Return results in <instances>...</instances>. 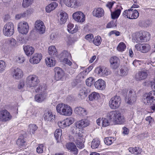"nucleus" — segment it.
I'll return each mask as SVG.
<instances>
[{
	"label": "nucleus",
	"mask_w": 155,
	"mask_h": 155,
	"mask_svg": "<svg viewBox=\"0 0 155 155\" xmlns=\"http://www.w3.org/2000/svg\"><path fill=\"white\" fill-rule=\"evenodd\" d=\"M33 2V0H23L22 6L25 8L28 7L31 5Z\"/></svg>",
	"instance_id": "43"
},
{
	"label": "nucleus",
	"mask_w": 155,
	"mask_h": 155,
	"mask_svg": "<svg viewBox=\"0 0 155 155\" xmlns=\"http://www.w3.org/2000/svg\"><path fill=\"white\" fill-rule=\"evenodd\" d=\"M110 119H113L114 122L117 124H121L125 122V119L119 110H113L110 112L108 115Z\"/></svg>",
	"instance_id": "2"
},
{
	"label": "nucleus",
	"mask_w": 155,
	"mask_h": 155,
	"mask_svg": "<svg viewBox=\"0 0 155 155\" xmlns=\"http://www.w3.org/2000/svg\"><path fill=\"white\" fill-rule=\"evenodd\" d=\"M37 113L36 110L33 109L28 111L26 113V116L28 117L35 116Z\"/></svg>",
	"instance_id": "41"
},
{
	"label": "nucleus",
	"mask_w": 155,
	"mask_h": 155,
	"mask_svg": "<svg viewBox=\"0 0 155 155\" xmlns=\"http://www.w3.org/2000/svg\"><path fill=\"white\" fill-rule=\"evenodd\" d=\"M72 113V110L71 107L66 104L64 109L63 115L70 116Z\"/></svg>",
	"instance_id": "35"
},
{
	"label": "nucleus",
	"mask_w": 155,
	"mask_h": 155,
	"mask_svg": "<svg viewBox=\"0 0 155 155\" xmlns=\"http://www.w3.org/2000/svg\"><path fill=\"white\" fill-rule=\"evenodd\" d=\"M42 58V56L41 53H36L30 58L29 61L31 64H37L40 62Z\"/></svg>",
	"instance_id": "15"
},
{
	"label": "nucleus",
	"mask_w": 155,
	"mask_h": 155,
	"mask_svg": "<svg viewBox=\"0 0 155 155\" xmlns=\"http://www.w3.org/2000/svg\"><path fill=\"white\" fill-rule=\"evenodd\" d=\"M88 91L85 87H82L78 95V97L81 99H84L87 96Z\"/></svg>",
	"instance_id": "30"
},
{
	"label": "nucleus",
	"mask_w": 155,
	"mask_h": 155,
	"mask_svg": "<svg viewBox=\"0 0 155 155\" xmlns=\"http://www.w3.org/2000/svg\"><path fill=\"white\" fill-rule=\"evenodd\" d=\"M67 6L74 8H77L82 4L81 0H61Z\"/></svg>",
	"instance_id": "8"
},
{
	"label": "nucleus",
	"mask_w": 155,
	"mask_h": 155,
	"mask_svg": "<svg viewBox=\"0 0 155 155\" xmlns=\"http://www.w3.org/2000/svg\"><path fill=\"white\" fill-rule=\"evenodd\" d=\"M18 31L22 34L26 35L29 31V26L26 22H20L18 25Z\"/></svg>",
	"instance_id": "10"
},
{
	"label": "nucleus",
	"mask_w": 155,
	"mask_h": 155,
	"mask_svg": "<svg viewBox=\"0 0 155 155\" xmlns=\"http://www.w3.org/2000/svg\"><path fill=\"white\" fill-rule=\"evenodd\" d=\"M35 27L41 34H43L45 32V27L44 24L40 20H38L36 21Z\"/></svg>",
	"instance_id": "16"
},
{
	"label": "nucleus",
	"mask_w": 155,
	"mask_h": 155,
	"mask_svg": "<svg viewBox=\"0 0 155 155\" xmlns=\"http://www.w3.org/2000/svg\"><path fill=\"white\" fill-rule=\"evenodd\" d=\"M46 95L45 94H38L35 97V100L38 102H41L44 101L46 98Z\"/></svg>",
	"instance_id": "36"
},
{
	"label": "nucleus",
	"mask_w": 155,
	"mask_h": 155,
	"mask_svg": "<svg viewBox=\"0 0 155 155\" xmlns=\"http://www.w3.org/2000/svg\"><path fill=\"white\" fill-rule=\"evenodd\" d=\"M93 42L96 46H99L101 44V39L100 36H97L95 37L93 40Z\"/></svg>",
	"instance_id": "46"
},
{
	"label": "nucleus",
	"mask_w": 155,
	"mask_h": 155,
	"mask_svg": "<svg viewBox=\"0 0 155 155\" xmlns=\"http://www.w3.org/2000/svg\"><path fill=\"white\" fill-rule=\"evenodd\" d=\"M25 14L24 12L22 13H19L15 15V18L16 20H19L21 18H26Z\"/></svg>",
	"instance_id": "55"
},
{
	"label": "nucleus",
	"mask_w": 155,
	"mask_h": 155,
	"mask_svg": "<svg viewBox=\"0 0 155 155\" xmlns=\"http://www.w3.org/2000/svg\"><path fill=\"white\" fill-rule=\"evenodd\" d=\"M59 17L60 23L61 24L65 23L68 18V15L67 13L64 11H61L60 12Z\"/></svg>",
	"instance_id": "24"
},
{
	"label": "nucleus",
	"mask_w": 155,
	"mask_h": 155,
	"mask_svg": "<svg viewBox=\"0 0 155 155\" xmlns=\"http://www.w3.org/2000/svg\"><path fill=\"white\" fill-rule=\"evenodd\" d=\"M58 4L57 3L55 2H51L48 6H46L45 10L48 13H50L51 11L54 10L58 6Z\"/></svg>",
	"instance_id": "27"
},
{
	"label": "nucleus",
	"mask_w": 155,
	"mask_h": 155,
	"mask_svg": "<svg viewBox=\"0 0 155 155\" xmlns=\"http://www.w3.org/2000/svg\"><path fill=\"white\" fill-rule=\"evenodd\" d=\"M68 30L69 32L71 33H74L77 31L78 30V27L75 26L74 28V24L71 23H69L67 26Z\"/></svg>",
	"instance_id": "34"
},
{
	"label": "nucleus",
	"mask_w": 155,
	"mask_h": 155,
	"mask_svg": "<svg viewBox=\"0 0 155 155\" xmlns=\"http://www.w3.org/2000/svg\"><path fill=\"white\" fill-rule=\"evenodd\" d=\"M12 118V116L7 110H5L0 112V121L5 122L10 120Z\"/></svg>",
	"instance_id": "11"
},
{
	"label": "nucleus",
	"mask_w": 155,
	"mask_h": 155,
	"mask_svg": "<svg viewBox=\"0 0 155 155\" xmlns=\"http://www.w3.org/2000/svg\"><path fill=\"white\" fill-rule=\"evenodd\" d=\"M94 82V79L92 77H89L86 80V84L89 87H91L93 85Z\"/></svg>",
	"instance_id": "47"
},
{
	"label": "nucleus",
	"mask_w": 155,
	"mask_h": 155,
	"mask_svg": "<svg viewBox=\"0 0 155 155\" xmlns=\"http://www.w3.org/2000/svg\"><path fill=\"white\" fill-rule=\"evenodd\" d=\"M58 125L60 128H63L66 127L64 120L62 121H59L58 122Z\"/></svg>",
	"instance_id": "61"
},
{
	"label": "nucleus",
	"mask_w": 155,
	"mask_h": 155,
	"mask_svg": "<svg viewBox=\"0 0 155 155\" xmlns=\"http://www.w3.org/2000/svg\"><path fill=\"white\" fill-rule=\"evenodd\" d=\"M98 74L100 75L105 77L108 75L110 74V72L109 70L107 68H105L104 69L101 68H98Z\"/></svg>",
	"instance_id": "31"
},
{
	"label": "nucleus",
	"mask_w": 155,
	"mask_h": 155,
	"mask_svg": "<svg viewBox=\"0 0 155 155\" xmlns=\"http://www.w3.org/2000/svg\"><path fill=\"white\" fill-rule=\"evenodd\" d=\"M66 127L69 126L72 124L74 121V119L71 117L67 118L64 120Z\"/></svg>",
	"instance_id": "48"
},
{
	"label": "nucleus",
	"mask_w": 155,
	"mask_h": 155,
	"mask_svg": "<svg viewBox=\"0 0 155 155\" xmlns=\"http://www.w3.org/2000/svg\"><path fill=\"white\" fill-rule=\"evenodd\" d=\"M89 122L87 119H82L78 121L75 124V126L77 128L80 129L85 127L89 125Z\"/></svg>",
	"instance_id": "18"
},
{
	"label": "nucleus",
	"mask_w": 155,
	"mask_h": 155,
	"mask_svg": "<svg viewBox=\"0 0 155 155\" xmlns=\"http://www.w3.org/2000/svg\"><path fill=\"white\" fill-rule=\"evenodd\" d=\"M66 147L70 152L75 155H77L78 152L76 146L73 143H70L67 144Z\"/></svg>",
	"instance_id": "20"
},
{
	"label": "nucleus",
	"mask_w": 155,
	"mask_h": 155,
	"mask_svg": "<svg viewBox=\"0 0 155 155\" xmlns=\"http://www.w3.org/2000/svg\"><path fill=\"white\" fill-rule=\"evenodd\" d=\"M150 48V46L147 44H142L141 52L142 53H145L147 52Z\"/></svg>",
	"instance_id": "40"
},
{
	"label": "nucleus",
	"mask_w": 155,
	"mask_h": 155,
	"mask_svg": "<svg viewBox=\"0 0 155 155\" xmlns=\"http://www.w3.org/2000/svg\"><path fill=\"white\" fill-rule=\"evenodd\" d=\"M10 73L12 77L17 79H20L23 76L22 70L16 67L12 68L10 69Z\"/></svg>",
	"instance_id": "9"
},
{
	"label": "nucleus",
	"mask_w": 155,
	"mask_h": 155,
	"mask_svg": "<svg viewBox=\"0 0 155 155\" xmlns=\"http://www.w3.org/2000/svg\"><path fill=\"white\" fill-rule=\"evenodd\" d=\"M114 141V138L112 137H106L104 140L105 143L107 145H111Z\"/></svg>",
	"instance_id": "50"
},
{
	"label": "nucleus",
	"mask_w": 155,
	"mask_h": 155,
	"mask_svg": "<svg viewBox=\"0 0 155 155\" xmlns=\"http://www.w3.org/2000/svg\"><path fill=\"white\" fill-rule=\"evenodd\" d=\"M44 145L42 144H39L38 147L36 148L37 152L39 154H41L43 153Z\"/></svg>",
	"instance_id": "52"
},
{
	"label": "nucleus",
	"mask_w": 155,
	"mask_h": 155,
	"mask_svg": "<svg viewBox=\"0 0 155 155\" xmlns=\"http://www.w3.org/2000/svg\"><path fill=\"white\" fill-rule=\"evenodd\" d=\"M61 55L63 58H67L69 55H71L70 54L66 51H64L61 54Z\"/></svg>",
	"instance_id": "60"
},
{
	"label": "nucleus",
	"mask_w": 155,
	"mask_h": 155,
	"mask_svg": "<svg viewBox=\"0 0 155 155\" xmlns=\"http://www.w3.org/2000/svg\"><path fill=\"white\" fill-rule=\"evenodd\" d=\"M74 111L77 114L83 116L87 115V112L85 109L81 107H76Z\"/></svg>",
	"instance_id": "23"
},
{
	"label": "nucleus",
	"mask_w": 155,
	"mask_h": 155,
	"mask_svg": "<svg viewBox=\"0 0 155 155\" xmlns=\"http://www.w3.org/2000/svg\"><path fill=\"white\" fill-rule=\"evenodd\" d=\"M62 134V130L59 129H57L54 133V135L57 141V142H59L60 141L61 136Z\"/></svg>",
	"instance_id": "37"
},
{
	"label": "nucleus",
	"mask_w": 155,
	"mask_h": 155,
	"mask_svg": "<svg viewBox=\"0 0 155 155\" xmlns=\"http://www.w3.org/2000/svg\"><path fill=\"white\" fill-rule=\"evenodd\" d=\"M147 76V74L146 72L140 71L136 74L135 78L137 81H141L146 78Z\"/></svg>",
	"instance_id": "19"
},
{
	"label": "nucleus",
	"mask_w": 155,
	"mask_h": 155,
	"mask_svg": "<svg viewBox=\"0 0 155 155\" xmlns=\"http://www.w3.org/2000/svg\"><path fill=\"white\" fill-rule=\"evenodd\" d=\"M102 126L106 127L110 125V123L107 119L102 118H101Z\"/></svg>",
	"instance_id": "54"
},
{
	"label": "nucleus",
	"mask_w": 155,
	"mask_h": 155,
	"mask_svg": "<svg viewBox=\"0 0 155 155\" xmlns=\"http://www.w3.org/2000/svg\"><path fill=\"white\" fill-rule=\"evenodd\" d=\"M63 62L69 66H71L72 64L71 62L68 60L67 58H64L63 59Z\"/></svg>",
	"instance_id": "64"
},
{
	"label": "nucleus",
	"mask_w": 155,
	"mask_h": 155,
	"mask_svg": "<svg viewBox=\"0 0 155 155\" xmlns=\"http://www.w3.org/2000/svg\"><path fill=\"white\" fill-rule=\"evenodd\" d=\"M85 141V140H76V143L78 147L80 149L83 148L84 147V143Z\"/></svg>",
	"instance_id": "49"
},
{
	"label": "nucleus",
	"mask_w": 155,
	"mask_h": 155,
	"mask_svg": "<svg viewBox=\"0 0 155 155\" xmlns=\"http://www.w3.org/2000/svg\"><path fill=\"white\" fill-rule=\"evenodd\" d=\"M55 72V78L57 80H61L64 75V71L59 67H55L54 69Z\"/></svg>",
	"instance_id": "17"
},
{
	"label": "nucleus",
	"mask_w": 155,
	"mask_h": 155,
	"mask_svg": "<svg viewBox=\"0 0 155 155\" xmlns=\"http://www.w3.org/2000/svg\"><path fill=\"white\" fill-rule=\"evenodd\" d=\"M143 99V101L145 104H151L153 101L155 100V91H151L144 94Z\"/></svg>",
	"instance_id": "6"
},
{
	"label": "nucleus",
	"mask_w": 155,
	"mask_h": 155,
	"mask_svg": "<svg viewBox=\"0 0 155 155\" xmlns=\"http://www.w3.org/2000/svg\"><path fill=\"white\" fill-rule=\"evenodd\" d=\"M99 97V94L95 92H92L89 96V100L91 101L94 100H97Z\"/></svg>",
	"instance_id": "42"
},
{
	"label": "nucleus",
	"mask_w": 155,
	"mask_h": 155,
	"mask_svg": "<svg viewBox=\"0 0 155 155\" xmlns=\"http://www.w3.org/2000/svg\"><path fill=\"white\" fill-rule=\"evenodd\" d=\"M120 74L122 76H125L128 73L127 69V68H125L124 69H121L120 70Z\"/></svg>",
	"instance_id": "57"
},
{
	"label": "nucleus",
	"mask_w": 155,
	"mask_h": 155,
	"mask_svg": "<svg viewBox=\"0 0 155 155\" xmlns=\"http://www.w3.org/2000/svg\"><path fill=\"white\" fill-rule=\"evenodd\" d=\"M24 50L28 56H30L32 55L35 51V48L30 45H27L24 47Z\"/></svg>",
	"instance_id": "26"
},
{
	"label": "nucleus",
	"mask_w": 155,
	"mask_h": 155,
	"mask_svg": "<svg viewBox=\"0 0 155 155\" xmlns=\"http://www.w3.org/2000/svg\"><path fill=\"white\" fill-rule=\"evenodd\" d=\"M34 10L33 8H29L26 11L24 12V13L25 14V15L26 17H27L29 15L31 14L33 12Z\"/></svg>",
	"instance_id": "56"
},
{
	"label": "nucleus",
	"mask_w": 155,
	"mask_h": 155,
	"mask_svg": "<svg viewBox=\"0 0 155 155\" xmlns=\"http://www.w3.org/2000/svg\"><path fill=\"white\" fill-rule=\"evenodd\" d=\"M122 9L121 7L118 6L117 9L114 12H111V18L113 19L117 18L120 15L121 12V9Z\"/></svg>",
	"instance_id": "29"
},
{
	"label": "nucleus",
	"mask_w": 155,
	"mask_h": 155,
	"mask_svg": "<svg viewBox=\"0 0 155 155\" xmlns=\"http://www.w3.org/2000/svg\"><path fill=\"white\" fill-rule=\"evenodd\" d=\"M94 85L97 89L103 90L105 87V82L103 80L99 79L95 82Z\"/></svg>",
	"instance_id": "21"
},
{
	"label": "nucleus",
	"mask_w": 155,
	"mask_h": 155,
	"mask_svg": "<svg viewBox=\"0 0 155 155\" xmlns=\"http://www.w3.org/2000/svg\"><path fill=\"white\" fill-rule=\"evenodd\" d=\"M136 95L135 92L132 90H130L127 96L126 101L128 104H132L136 101Z\"/></svg>",
	"instance_id": "12"
},
{
	"label": "nucleus",
	"mask_w": 155,
	"mask_h": 155,
	"mask_svg": "<svg viewBox=\"0 0 155 155\" xmlns=\"http://www.w3.org/2000/svg\"><path fill=\"white\" fill-rule=\"evenodd\" d=\"M48 51L51 57H57L58 55L57 49L54 46H51L48 48Z\"/></svg>",
	"instance_id": "25"
},
{
	"label": "nucleus",
	"mask_w": 155,
	"mask_h": 155,
	"mask_svg": "<svg viewBox=\"0 0 155 155\" xmlns=\"http://www.w3.org/2000/svg\"><path fill=\"white\" fill-rule=\"evenodd\" d=\"M55 116L52 114V112L50 110H48L44 114V119L46 121H50L53 120Z\"/></svg>",
	"instance_id": "28"
},
{
	"label": "nucleus",
	"mask_w": 155,
	"mask_h": 155,
	"mask_svg": "<svg viewBox=\"0 0 155 155\" xmlns=\"http://www.w3.org/2000/svg\"><path fill=\"white\" fill-rule=\"evenodd\" d=\"M126 45L123 42H120L117 47V50L119 51H123L126 49Z\"/></svg>",
	"instance_id": "45"
},
{
	"label": "nucleus",
	"mask_w": 155,
	"mask_h": 155,
	"mask_svg": "<svg viewBox=\"0 0 155 155\" xmlns=\"http://www.w3.org/2000/svg\"><path fill=\"white\" fill-rule=\"evenodd\" d=\"M9 43L10 44L9 45L11 47H14L16 44V41L13 38L11 39L10 41H9Z\"/></svg>",
	"instance_id": "63"
},
{
	"label": "nucleus",
	"mask_w": 155,
	"mask_h": 155,
	"mask_svg": "<svg viewBox=\"0 0 155 155\" xmlns=\"http://www.w3.org/2000/svg\"><path fill=\"white\" fill-rule=\"evenodd\" d=\"M45 63L47 66L49 67L54 66L55 64V61L54 58H47L45 60Z\"/></svg>",
	"instance_id": "32"
},
{
	"label": "nucleus",
	"mask_w": 155,
	"mask_h": 155,
	"mask_svg": "<svg viewBox=\"0 0 155 155\" xmlns=\"http://www.w3.org/2000/svg\"><path fill=\"white\" fill-rule=\"evenodd\" d=\"M45 89V88L42 85H40L36 89L35 91L36 92H41L42 91H44Z\"/></svg>",
	"instance_id": "59"
},
{
	"label": "nucleus",
	"mask_w": 155,
	"mask_h": 155,
	"mask_svg": "<svg viewBox=\"0 0 155 155\" xmlns=\"http://www.w3.org/2000/svg\"><path fill=\"white\" fill-rule=\"evenodd\" d=\"M40 82L38 76L35 75H31L26 78V83L30 87H34L37 86Z\"/></svg>",
	"instance_id": "5"
},
{
	"label": "nucleus",
	"mask_w": 155,
	"mask_h": 155,
	"mask_svg": "<svg viewBox=\"0 0 155 155\" xmlns=\"http://www.w3.org/2000/svg\"><path fill=\"white\" fill-rule=\"evenodd\" d=\"M139 13L136 10L129 9L125 10L123 13V15L126 18L130 19H135L139 16Z\"/></svg>",
	"instance_id": "7"
},
{
	"label": "nucleus",
	"mask_w": 155,
	"mask_h": 155,
	"mask_svg": "<svg viewBox=\"0 0 155 155\" xmlns=\"http://www.w3.org/2000/svg\"><path fill=\"white\" fill-rule=\"evenodd\" d=\"M7 66L6 63L2 60H0V73H2L5 70Z\"/></svg>",
	"instance_id": "44"
},
{
	"label": "nucleus",
	"mask_w": 155,
	"mask_h": 155,
	"mask_svg": "<svg viewBox=\"0 0 155 155\" xmlns=\"http://www.w3.org/2000/svg\"><path fill=\"white\" fill-rule=\"evenodd\" d=\"M76 136L77 138L76 140H85L83 138V135L81 132H79Z\"/></svg>",
	"instance_id": "62"
},
{
	"label": "nucleus",
	"mask_w": 155,
	"mask_h": 155,
	"mask_svg": "<svg viewBox=\"0 0 155 155\" xmlns=\"http://www.w3.org/2000/svg\"><path fill=\"white\" fill-rule=\"evenodd\" d=\"M37 127L35 124H31L29 125V130L31 134H34L35 131L37 129Z\"/></svg>",
	"instance_id": "51"
},
{
	"label": "nucleus",
	"mask_w": 155,
	"mask_h": 155,
	"mask_svg": "<svg viewBox=\"0 0 155 155\" xmlns=\"http://www.w3.org/2000/svg\"><path fill=\"white\" fill-rule=\"evenodd\" d=\"M25 143V140L24 139L19 138L17 140L16 143L19 147L23 146Z\"/></svg>",
	"instance_id": "53"
},
{
	"label": "nucleus",
	"mask_w": 155,
	"mask_h": 155,
	"mask_svg": "<svg viewBox=\"0 0 155 155\" xmlns=\"http://www.w3.org/2000/svg\"><path fill=\"white\" fill-rule=\"evenodd\" d=\"M14 25L12 22L7 23L4 25L3 28L4 35L6 36H11L14 32Z\"/></svg>",
	"instance_id": "3"
},
{
	"label": "nucleus",
	"mask_w": 155,
	"mask_h": 155,
	"mask_svg": "<svg viewBox=\"0 0 155 155\" xmlns=\"http://www.w3.org/2000/svg\"><path fill=\"white\" fill-rule=\"evenodd\" d=\"M72 16L75 20L79 22H83L85 20L84 14L80 11L74 13Z\"/></svg>",
	"instance_id": "14"
},
{
	"label": "nucleus",
	"mask_w": 155,
	"mask_h": 155,
	"mask_svg": "<svg viewBox=\"0 0 155 155\" xmlns=\"http://www.w3.org/2000/svg\"><path fill=\"white\" fill-rule=\"evenodd\" d=\"M65 104L63 103L59 104L56 107V109L58 113L63 115Z\"/></svg>",
	"instance_id": "33"
},
{
	"label": "nucleus",
	"mask_w": 155,
	"mask_h": 155,
	"mask_svg": "<svg viewBox=\"0 0 155 155\" xmlns=\"http://www.w3.org/2000/svg\"><path fill=\"white\" fill-rule=\"evenodd\" d=\"M100 144V142L98 138H95L94 139L91 143V147L94 149L97 148L99 146Z\"/></svg>",
	"instance_id": "38"
},
{
	"label": "nucleus",
	"mask_w": 155,
	"mask_h": 155,
	"mask_svg": "<svg viewBox=\"0 0 155 155\" xmlns=\"http://www.w3.org/2000/svg\"><path fill=\"white\" fill-rule=\"evenodd\" d=\"M110 66L113 69H116L120 65V60L116 56H113L110 59Z\"/></svg>",
	"instance_id": "13"
},
{
	"label": "nucleus",
	"mask_w": 155,
	"mask_h": 155,
	"mask_svg": "<svg viewBox=\"0 0 155 155\" xmlns=\"http://www.w3.org/2000/svg\"><path fill=\"white\" fill-rule=\"evenodd\" d=\"M116 26V21H112L109 23L107 25V28H110L114 27Z\"/></svg>",
	"instance_id": "58"
},
{
	"label": "nucleus",
	"mask_w": 155,
	"mask_h": 155,
	"mask_svg": "<svg viewBox=\"0 0 155 155\" xmlns=\"http://www.w3.org/2000/svg\"><path fill=\"white\" fill-rule=\"evenodd\" d=\"M93 14L96 17L101 18L104 15V12L102 8H98L94 10L93 12Z\"/></svg>",
	"instance_id": "22"
},
{
	"label": "nucleus",
	"mask_w": 155,
	"mask_h": 155,
	"mask_svg": "<svg viewBox=\"0 0 155 155\" xmlns=\"http://www.w3.org/2000/svg\"><path fill=\"white\" fill-rule=\"evenodd\" d=\"M87 71H84L80 73L76 77V80L78 83L81 82L84 78Z\"/></svg>",
	"instance_id": "39"
},
{
	"label": "nucleus",
	"mask_w": 155,
	"mask_h": 155,
	"mask_svg": "<svg viewBox=\"0 0 155 155\" xmlns=\"http://www.w3.org/2000/svg\"><path fill=\"white\" fill-rule=\"evenodd\" d=\"M149 33L145 31L136 32L132 35V40L137 43L146 42L149 41L150 38Z\"/></svg>",
	"instance_id": "1"
},
{
	"label": "nucleus",
	"mask_w": 155,
	"mask_h": 155,
	"mask_svg": "<svg viewBox=\"0 0 155 155\" xmlns=\"http://www.w3.org/2000/svg\"><path fill=\"white\" fill-rule=\"evenodd\" d=\"M121 101L120 97L119 96L115 95L110 99L109 103V105L111 109L115 110L119 107Z\"/></svg>",
	"instance_id": "4"
}]
</instances>
